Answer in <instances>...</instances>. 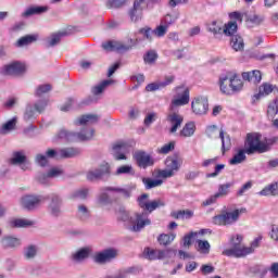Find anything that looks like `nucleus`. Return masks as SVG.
Returning <instances> with one entry per match:
<instances>
[{
	"instance_id": "nucleus-1",
	"label": "nucleus",
	"mask_w": 278,
	"mask_h": 278,
	"mask_svg": "<svg viewBox=\"0 0 278 278\" xmlns=\"http://www.w3.org/2000/svg\"><path fill=\"white\" fill-rule=\"evenodd\" d=\"M134 190V187H101L96 200L97 205L100 206L102 210H108V212H110V210H112V205L121 200V197L118 194H122L124 199H129Z\"/></svg>"
},
{
	"instance_id": "nucleus-2",
	"label": "nucleus",
	"mask_w": 278,
	"mask_h": 278,
	"mask_svg": "<svg viewBox=\"0 0 278 278\" xmlns=\"http://www.w3.org/2000/svg\"><path fill=\"white\" fill-rule=\"evenodd\" d=\"M219 88L223 94H233V92H240L244 87L242 79L238 77V74L233 72H226L219 76Z\"/></svg>"
},
{
	"instance_id": "nucleus-3",
	"label": "nucleus",
	"mask_w": 278,
	"mask_h": 278,
	"mask_svg": "<svg viewBox=\"0 0 278 278\" xmlns=\"http://www.w3.org/2000/svg\"><path fill=\"white\" fill-rule=\"evenodd\" d=\"M242 214H247L245 207L235 208L233 211L223 210L220 214L213 216L212 223L213 225L225 227L236 225V223L240 220V216H242Z\"/></svg>"
},
{
	"instance_id": "nucleus-4",
	"label": "nucleus",
	"mask_w": 278,
	"mask_h": 278,
	"mask_svg": "<svg viewBox=\"0 0 278 278\" xmlns=\"http://www.w3.org/2000/svg\"><path fill=\"white\" fill-rule=\"evenodd\" d=\"M115 213L117 214L118 220L125 223V227L128 231H132L134 233L140 231V213L130 215L123 205L117 206Z\"/></svg>"
},
{
	"instance_id": "nucleus-5",
	"label": "nucleus",
	"mask_w": 278,
	"mask_h": 278,
	"mask_svg": "<svg viewBox=\"0 0 278 278\" xmlns=\"http://www.w3.org/2000/svg\"><path fill=\"white\" fill-rule=\"evenodd\" d=\"M230 249H226L223 252V255L227 257H247L253 253V248H247L242 245V236L237 235L230 239Z\"/></svg>"
},
{
	"instance_id": "nucleus-6",
	"label": "nucleus",
	"mask_w": 278,
	"mask_h": 278,
	"mask_svg": "<svg viewBox=\"0 0 278 278\" xmlns=\"http://www.w3.org/2000/svg\"><path fill=\"white\" fill-rule=\"evenodd\" d=\"M262 135L257 132H250L247 135L244 142V150L247 155H253V153H266L268 146L261 141Z\"/></svg>"
},
{
	"instance_id": "nucleus-7",
	"label": "nucleus",
	"mask_w": 278,
	"mask_h": 278,
	"mask_svg": "<svg viewBox=\"0 0 278 278\" xmlns=\"http://www.w3.org/2000/svg\"><path fill=\"white\" fill-rule=\"evenodd\" d=\"M110 177H112V167L109 163L101 164L86 173L87 181H110Z\"/></svg>"
},
{
	"instance_id": "nucleus-8",
	"label": "nucleus",
	"mask_w": 278,
	"mask_h": 278,
	"mask_svg": "<svg viewBox=\"0 0 278 278\" xmlns=\"http://www.w3.org/2000/svg\"><path fill=\"white\" fill-rule=\"evenodd\" d=\"M48 199L50 201L48 204V212L50 216L53 218H60V216H62V205H64L62 197L56 193H51Z\"/></svg>"
},
{
	"instance_id": "nucleus-9",
	"label": "nucleus",
	"mask_w": 278,
	"mask_h": 278,
	"mask_svg": "<svg viewBox=\"0 0 278 278\" xmlns=\"http://www.w3.org/2000/svg\"><path fill=\"white\" fill-rule=\"evenodd\" d=\"M118 257V250L115 248L104 249L98 252L93 256V262L96 264H110V262H114Z\"/></svg>"
},
{
	"instance_id": "nucleus-10",
	"label": "nucleus",
	"mask_w": 278,
	"mask_h": 278,
	"mask_svg": "<svg viewBox=\"0 0 278 278\" xmlns=\"http://www.w3.org/2000/svg\"><path fill=\"white\" fill-rule=\"evenodd\" d=\"M176 94L172 100V104L176 108L181 105H188L190 103V89L184 86H179L175 88Z\"/></svg>"
},
{
	"instance_id": "nucleus-11",
	"label": "nucleus",
	"mask_w": 278,
	"mask_h": 278,
	"mask_svg": "<svg viewBox=\"0 0 278 278\" xmlns=\"http://www.w3.org/2000/svg\"><path fill=\"white\" fill-rule=\"evenodd\" d=\"M165 166L166 169H162L159 175L160 177H163L164 179H168V177H174L175 173L179 170L181 165L179 164V161L175 156H168L165 160Z\"/></svg>"
},
{
	"instance_id": "nucleus-12",
	"label": "nucleus",
	"mask_w": 278,
	"mask_h": 278,
	"mask_svg": "<svg viewBox=\"0 0 278 278\" xmlns=\"http://www.w3.org/2000/svg\"><path fill=\"white\" fill-rule=\"evenodd\" d=\"M191 109L193 114H197L198 116L207 114V110H210L207 97L199 96L194 98V100L191 102Z\"/></svg>"
},
{
	"instance_id": "nucleus-13",
	"label": "nucleus",
	"mask_w": 278,
	"mask_h": 278,
	"mask_svg": "<svg viewBox=\"0 0 278 278\" xmlns=\"http://www.w3.org/2000/svg\"><path fill=\"white\" fill-rule=\"evenodd\" d=\"M90 137L91 135L86 136L84 135V132L77 134L75 131H68L66 129H61L56 135V138L59 140H65V142H77V140H90Z\"/></svg>"
},
{
	"instance_id": "nucleus-14",
	"label": "nucleus",
	"mask_w": 278,
	"mask_h": 278,
	"mask_svg": "<svg viewBox=\"0 0 278 278\" xmlns=\"http://www.w3.org/2000/svg\"><path fill=\"white\" fill-rule=\"evenodd\" d=\"M27 68L25 67V64L14 61L10 64H7L2 67L1 74L2 75H23Z\"/></svg>"
},
{
	"instance_id": "nucleus-15",
	"label": "nucleus",
	"mask_w": 278,
	"mask_h": 278,
	"mask_svg": "<svg viewBox=\"0 0 278 278\" xmlns=\"http://www.w3.org/2000/svg\"><path fill=\"white\" fill-rule=\"evenodd\" d=\"M23 245L21 238L14 237L12 235H5L0 239V247L4 250H16Z\"/></svg>"
},
{
	"instance_id": "nucleus-16",
	"label": "nucleus",
	"mask_w": 278,
	"mask_h": 278,
	"mask_svg": "<svg viewBox=\"0 0 278 278\" xmlns=\"http://www.w3.org/2000/svg\"><path fill=\"white\" fill-rule=\"evenodd\" d=\"M41 201L42 198L40 195H24L22 198V206L28 211L36 210Z\"/></svg>"
},
{
	"instance_id": "nucleus-17",
	"label": "nucleus",
	"mask_w": 278,
	"mask_h": 278,
	"mask_svg": "<svg viewBox=\"0 0 278 278\" xmlns=\"http://www.w3.org/2000/svg\"><path fill=\"white\" fill-rule=\"evenodd\" d=\"M102 49H104V51H116L117 53H125L131 49V46H126L118 41H106L102 43Z\"/></svg>"
},
{
	"instance_id": "nucleus-18",
	"label": "nucleus",
	"mask_w": 278,
	"mask_h": 278,
	"mask_svg": "<svg viewBox=\"0 0 278 278\" xmlns=\"http://www.w3.org/2000/svg\"><path fill=\"white\" fill-rule=\"evenodd\" d=\"M164 205H166V203L160 199L140 203L141 210H143V212H148V214H152V212L160 210V207H164Z\"/></svg>"
},
{
	"instance_id": "nucleus-19",
	"label": "nucleus",
	"mask_w": 278,
	"mask_h": 278,
	"mask_svg": "<svg viewBox=\"0 0 278 278\" xmlns=\"http://www.w3.org/2000/svg\"><path fill=\"white\" fill-rule=\"evenodd\" d=\"M167 123L172 125L169 134H176L177 129H179L184 123V116L177 113H170L167 115Z\"/></svg>"
},
{
	"instance_id": "nucleus-20",
	"label": "nucleus",
	"mask_w": 278,
	"mask_h": 278,
	"mask_svg": "<svg viewBox=\"0 0 278 278\" xmlns=\"http://www.w3.org/2000/svg\"><path fill=\"white\" fill-rule=\"evenodd\" d=\"M46 12H49V7L45 5H33L25 10V12L22 13L23 18H29V16H36L40 14H45Z\"/></svg>"
},
{
	"instance_id": "nucleus-21",
	"label": "nucleus",
	"mask_w": 278,
	"mask_h": 278,
	"mask_svg": "<svg viewBox=\"0 0 278 278\" xmlns=\"http://www.w3.org/2000/svg\"><path fill=\"white\" fill-rule=\"evenodd\" d=\"M61 160H71L73 157H79L81 155V149L79 148H62L60 149Z\"/></svg>"
},
{
	"instance_id": "nucleus-22",
	"label": "nucleus",
	"mask_w": 278,
	"mask_h": 278,
	"mask_svg": "<svg viewBox=\"0 0 278 278\" xmlns=\"http://www.w3.org/2000/svg\"><path fill=\"white\" fill-rule=\"evenodd\" d=\"M99 123V115L86 114L74 121L75 125H97Z\"/></svg>"
},
{
	"instance_id": "nucleus-23",
	"label": "nucleus",
	"mask_w": 278,
	"mask_h": 278,
	"mask_svg": "<svg viewBox=\"0 0 278 278\" xmlns=\"http://www.w3.org/2000/svg\"><path fill=\"white\" fill-rule=\"evenodd\" d=\"M241 76L244 81H252V84H260L262 81V72L257 70L243 72Z\"/></svg>"
},
{
	"instance_id": "nucleus-24",
	"label": "nucleus",
	"mask_w": 278,
	"mask_h": 278,
	"mask_svg": "<svg viewBox=\"0 0 278 278\" xmlns=\"http://www.w3.org/2000/svg\"><path fill=\"white\" fill-rule=\"evenodd\" d=\"M36 118H38V113L34 109V104L31 103L26 104V108L23 114V119L25 121V123H34Z\"/></svg>"
},
{
	"instance_id": "nucleus-25",
	"label": "nucleus",
	"mask_w": 278,
	"mask_h": 278,
	"mask_svg": "<svg viewBox=\"0 0 278 278\" xmlns=\"http://www.w3.org/2000/svg\"><path fill=\"white\" fill-rule=\"evenodd\" d=\"M66 31H60V33H54L50 35L47 40H46V47L49 49L51 47H58V43L62 41V38L66 36Z\"/></svg>"
},
{
	"instance_id": "nucleus-26",
	"label": "nucleus",
	"mask_w": 278,
	"mask_h": 278,
	"mask_svg": "<svg viewBox=\"0 0 278 278\" xmlns=\"http://www.w3.org/2000/svg\"><path fill=\"white\" fill-rule=\"evenodd\" d=\"M273 90H275V87H273V85L263 84L260 87L258 93L253 96L252 103H255V101H260V99H262V97H268V94H270V92H273Z\"/></svg>"
},
{
	"instance_id": "nucleus-27",
	"label": "nucleus",
	"mask_w": 278,
	"mask_h": 278,
	"mask_svg": "<svg viewBox=\"0 0 278 278\" xmlns=\"http://www.w3.org/2000/svg\"><path fill=\"white\" fill-rule=\"evenodd\" d=\"M157 121V113H148L143 119V127L140 128V134H147V130L151 128L153 123Z\"/></svg>"
},
{
	"instance_id": "nucleus-28",
	"label": "nucleus",
	"mask_w": 278,
	"mask_h": 278,
	"mask_svg": "<svg viewBox=\"0 0 278 278\" xmlns=\"http://www.w3.org/2000/svg\"><path fill=\"white\" fill-rule=\"evenodd\" d=\"M125 144L123 143H116L112 148V155L114 160L121 161V160H127V155H125Z\"/></svg>"
},
{
	"instance_id": "nucleus-29",
	"label": "nucleus",
	"mask_w": 278,
	"mask_h": 278,
	"mask_svg": "<svg viewBox=\"0 0 278 278\" xmlns=\"http://www.w3.org/2000/svg\"><path fill=\"white\" fill-rule=\"evenodd\" d=\"M116 81L114 79H105L101 81L99 85L91 88L92 94L96 97H99V94H103V91L105 88H109V86L114 85Z\"/></svg>"
},
{
	"instance_id": "nucleus-30",
	"label": "nucleus",
	"mask_w": 278,
	"mask_h": 278,
	"mask_svg": "<svg viewBox=\"0 0 278 278\" xmlns=\"http://www.w3.org/2000/svg\"><path fill=\"white\" fill-rule=\"evenodd\" d=\"M155 159L151 156V154L140 151V168H149L151 166H154Z\"/></svg>"
},
{
	"instance_id": "nucleus-31",
	"label": "nucleus",
	"mask_w": 278,
	"mask_h": 278,
	"mask_svg": "<svg viewBox=\"0 0 278 278\" xmlns=\"http://www.w3.org/2000/svg\"><path fill=\"white\" fill-rule=\"evenodd\" d=\"M27 162V155H25V151H15L10 159V164L13 166H18V164H25Z\"/></svg>"
},
{
	"instance_id": "nucleus-32",
	"label": "nucleus",
	"mask_w": 278,
	"mask_h": 278,
	"mask_svg": "<svg viewBox=\"0 0 278 278\" xmlns=\"http://www.w3.org/2000/svg\"><path fill=\"white\" fill-rule=\"evenodd\" d=\"M90 257V249L81 248L80 250L76 251L72 254L73 262L81 263L84 260H88Z\"/></svg>"
},
{
	"instance_id": "nucleus-33",
	"label": "nucleus",
	"mask_w": 278,
	"mask_h": 278,
	"mask_svg": "<svg viewBox=\"0 0 278 278\" xmlns=\"http://www.w3.org/2000/svg\"><path fill=\"white\" fill-rule=\"evenodd\" d=\"M258 194L261 197H278V182L266 186L263 190L258 192Z\"/></svg>"
},
{
	"instance_id": "nucleus-34",
	"label": "nucleus",
	"mask_w": 278,
	"mask_h": 278,
	"mask_svg": "<svg viewBox=\"0 0 278 278\" xmlns=\"http://www.w3.org/2000/svg\"><path fill=\"white\" fill-rule=\"evenodd\" d=\"M23 255L26 260H36L38 256V245L28 244L24 248Z\"/></svg>"
},
{
	"instance_id": "nucleus-35",
	"label": "nucleus",
	"mask_w": 278,
	"mask_h": 278,
	"mask_svg": "<svg viewBox=\"0 0 278 278\" xmlns=\"http://www.w3.org/2000/svg\"><path fill=\"white\" fill-rule=\"evenodd\" d=\"M230 47L233 51H244V39L240 35L232 36Z\"/></svg>"
},
{
	"instance_id": "nucleus-36",
	"label": "nucleus",
	"mask_w": 278,
	"mask_h": 278,
	"mask_svg": "<svg viewBox=\"0 0 278 278\" xmlns=\"http://www.w3.org/2000/svg\"><path fill=\"white\" fill-rule=\"evenodd\" d=\"M237 33H238V22L230 21L224 25L223 34L225 36H230L231 38H233V36H236Z\"/></svg>"
},
{
	"instance_id": "nucleus-37",
	"label": "nucleus",
	"mask_w": 278,
	"mask_h": 278,
	"mask_svg": "<svg viewBox=\"0 0 278 278\" xmlns=\"http://www.w3.org/2000/svg\"><path fill=\"white\" fill-rule=\"evenodd\" d=\"M14 129H16V117L9 119L0 127V135L8 136V134H10V131H14Z\"/></svg>"
},
{
	"instance_id": "nucleus-38",
	"label": "nucleus",
	"mask_w": 278,
	"mask_h": 278,
	"mask_svg": "<svg viewBox=\"0 0 278 278\" xmlns=\"http://www.w3.org/2000/svg\"><path fill=\"white\" fill-rule=\"evenodd\" d=\"M194 131H197V125H194V122H189L180 130V136L182 138H190L194 136Z\"/></svg>"
},
{
	"instance_id": "nucleus-39",
	"label": "nucleus",
	"mask_w": 278,
	"mask_h": 278,
	"mask_svg": "<svg viewBox=\"0 0 278 278\" xmlns=\"http://www.w3.org/2000/svg\"><path fill=\"white\" fill-rule=\"evenodd\" d=\"M139 10H140V0H135L134 7L128 12L131 23H138L140 18Z\"/></svg>"
},
{
	"instance_id": "nucleus-40",
	"label": "nucleus",
	"mask_w": 278,
	"mask_h": 278,
	"mask_svg": "<svg viewBox=\"0 0 278 278\" xmlns=\"http://www.w3.org/2000/svg\"><path fill=\"white\" fill-rule=\"evenodd\" d=\"M175 238H177V235H175L174 232L172 233H161L157 238V242L162 245V247H168V244H172L173 241L175 240Z\"/></svg>"
},
{
	"instance_id": "nucleus-41",
	"label": "nucleus",
	"mask_w": 278,
	"mask_h": 278,
	"mask_svg": "<svg viewBox=\"0 0 278 278\" xmlns=\"http://www.w3.org/2000/svg\"><path fill=\"white\" fill-rule=\"evenodd\" d=\"M219 138L222 140V151H229L231 149V137L229 135H225V130L220 129Z\"/></svg>"
},
{
	"instance_id": "nucleus-42",
	"label": "nucleus",
	"mask_w": 278,
	"mask_h": 278,
	"mask_svg": "<svg viewBox=\"0 0 278 278\" xmlns=\"http://www.w3.org/2000/svg\"><path fill=\"white\" fill-rule=\"evenodd\" d=\"M277 114H278V98L269 102V104L267 105V117L270 121H274Z\"/></svg>"
},
{
	"instance_id": "nucleus-43",
	"label": "nucleus",
	"mask_w": 278,
	"mask_h": 278,
	"mask_svg": "<svg viewBox=\"0 0 278 278\" xmlns=\"http://www.w3.org/2000/svg\"><path fill=\"white\" fill-rule=\"evenodd\" d=\"M36 40H38V35H26L17 40L16 47H27L36 42Z\"/></svg>"
},
{
	"instance_id": "nucleus-44",
	"label": "nucleus",
	"mask_w": 278,
	"mask_h": 278,
	"mask_svg": "<svg viewBox=\"0 0 278 278\" xmlns=\"http://www.w3.org/2000/svg\"><path fill=\"white\" fill-rule=\"evenodd\" d=\"M77 218L83 223L90 219V210H88L87 205L80 204L78 205Z\"/></svg>"
},
{
	"instance_id": "nucleus-45",
	"label": "nucleus",
	"mask_w": 278,
	"mask_h": 278,
	"mask_svg": "<svg viewBox=\"0 0 278 278\" xmlns=\"http://www.w3.org/2000/svg\"><path fill=\"white\" fill-rule=\"evenodd\" d=\"M247 160V150L240 149L238 153H236L232 159L230 160V164L236 166L238 164H242Z\"/></svg>"
},
{
	"instance_id": "nucleus-46",
	"label": "nucleus",
	"mask_w": 278,
	"mask_h": 278,
	"mask_svg": "<svg viewBox=\"0 0 278 278\" xmlns=\"http://www.w3.org/2000/svg\"><path fill=\"white\" fill-rule=\"evenodd\" d=\"M142 184L146 187V190H151L153 188H159V186H162L164 181L162 179H152V178H142Z\"/></svg>"
},
{
	"instance_id": "nucleus-47",
	"label": "nucleus",
	"mask_w": 278,
	"mask_h": 278,
	"mask_svg": "<svg viewBox=\"0 0 278 278\" xmlns=\"http://www.w3.org/2000/svg\"><path fill=\"white\" fill-rule=\"evenodd\" d=\"M178 20L179 12L167 13L161 21V23H163V25H166L167 27H170V25H175V23H177Z\"/></svg>"
},
{
	"instance_id": "nucleus-48",
	"label": "nucleus",
	"mask_w": 278,
	"mask_h": 278,
	"mask_svg": "<svg viewBox=\"0 0 278 278\" xmlns=\"http://www.w3.org/2000/svg\"><path fill=\"white\" fill-rule=\"evenodd\" d=\"M197 244V251L199 253H202L203 255H210V249H212V245H210V241L198 239Z\"/></svg>"
},
{
	"instance_id": "nucleus-49",
	"label": "nucleus",
	"mask_w": 278,
	"mask_h": 278,
	"mask_svg": "<svg viewBox=\"0 0 278 278\" xmlns=\"http://www.w3.org/2000/svg\"><path fill=\"white\" fill-rule=\"evenodd\" d=\"M207 30L216 36L218 34H223L224 25L220 21H213L212 24L207 25Z\"/></svg>"
},
{
	"instance_id": "nucleus-50",
	"label": "nucleus",
	"mask_w": 278,
	"mask_h": 278,
	"mask_svg": "<svg viewBox=\"0 0 278 278\" xmlns=\"http://www.w3.org/2000/svg\"><path fill=\"white\" fill-rule=\"evenodd\" d=\"M35 164H37V166H40L41 168H47V166H49V159L45 153H37L35 155Z\"/></svg>"
},
{
	"instance_id": "nucleus-51",
	"label": "nucleus",
	"mask_w": 278,
	"mask_h": 278,
	"mask_svg": "<svg viewBox=\"0 0 278 278\" xmlns=\"http://www.w3.org/2000/svg\"><path fill=\"white\" fill-rule=\"evenodd\" d=\"M115 175L117 177H121V175H136V170H134V167L131 165H122L117 167L115 170Z\"/></svg>"
},
{
	"instance_id": "nucleus-52",
	"label": "nucleus",
	"mask_w": 278,
	"mask_h": 278,
	"mask_svg": "<svg viewBox=\"0 0 278 278\" xmlns=\"http://www.w3.org/2000/svg\"><path fill=\"white\" fill-rule=\"evenodd\" d=\"M31 225H34V222L28 219L17 218V219L11 220V227H15L16 229L31 227Z\"/></svg>"
},
{
	"instance_id": "nucleus-53",
	"label": "nucleus",
	"mask_w": 278,
	"mask_h": 278,
	"mask_svg": "<svg viewBox=\"0 0 278 278\" xmlns=\"http://www.w3.org/2000/svg\"><path fill=\"white\" fill-rule=\"evenodd\" d=\"M47 105H49V100L47 99L39 100L35 104H33L34 110L35 112H37V114H42V112L47 110Z\"/></svg>"
},
{
	"instance_id": "nucleus-54",
	"label": "nucleus",
	"mask_w": 278,
	"mask_h": 278,
	"mask_svg": "<svg viewBox=\"0 0 278 278\" xmlns=\"http://www.w3.org/2000/svg\"><path fill=\"white\" fill-rule=\"evenodd\" d=\"M157 60V53L155 50H149L144 55H143V62L146 64H155V61Z\"/></svg>"
},
{
	"instance_id": "nucleus-55",
	"label": "nucleus",
	"mask_w": 278,
	"mask_h": 278,
	"mask_svg": "<svg viewBox=\"0 0 278 278\" xmlns=\"http://www.w3.org/2000/svg\"><path fill=\"white\" fill-rule=\"evenodd\" d=\"M51 85L46 84V85H39L36 90H35V97H42L43 94H47L48 92H51Z\"/></svg>"
},
{
	"instance_id": "nucleus-56",
	"label": "nucleus",
	"mask_w": 278,
	"mask_h": 278,
	"mask_svg": "<svg viewBox=\"0 0 278 278\" xmlns=\"http://www.w3.org/2000/svg\"><path fill=\"white\" fill-rule=\"evenodd\" d=\"M89 192L90 190L88 188L77 189L72 193V199H81V200L88 199Z\"/></svg>"
},
{
	"instance_id": "nucleus-57",
	"label": "nucleus",
	"mask_w": 278,
	"mask_h": 278,
	"mask_svg": "<svg viewBox=\"0 0 278 278\" xmlns=\"http://www.w3.org/2000/svg\"><path fill=\"white\" fill-rule=\"evenodd\" d=\"M231 186H233V184L231 182L219 185L218 192L215 193L217 198L220 199V197H227V194H229V188H231Z\"/></svg>"
},
{
	"instance_id": "nucleus-58",
	"label": "nucleus",
	"mask_w": 278,
	"mask_h": 278,
	"mask_svg": "<svg viewBox=\"0 0 278 278\" xmlns=\"http://www.w3.org/2000/svg\"><path fill=\"white\" fill-rule=\"evenodd\" d=\"M127 3V0H108L106 8L118 10Z\"/></svg>"
},
{
	"instance_id": "nucleus-59",
	"label": "nucleus",
	"mask_w": 278,
	"mask_h": 278,
	"mask_svg": "<svg viewBox=\"0 0 278 278\" xmlns=\"http://www.w3.org/2000/svg\"><path fill=\"white\" fill-rule=\"evenodd\" d=\"M36 180L38 181V184H41V186H47L49 185V181L51 180V177L49 176V172L48 173H38L36 176Z\"/></svg>"
},
{
	"instance_id": "nucleus-60",
	"label": "nucleus",
	"mask_w": 278,
	"mask_h": 278,
	"mask_svg": "<svg viewBox=\"0 0 278 278\" xmlns=\"http://www.w3.org/2000/svg\"><path fill=\"white\" fill-rule=\"evenodd\" d=\"M45 153L48 160H62L60 149L49 148Z\"/></svg>"
},
{
	"instance_id": "nucleus-61",
	"label": "nucleus",
	"mask_w": 278,
	"mask_h": 278,
	"mask_svg": "<svg viewBox=\"0 0 278 278\" xmlns=\"http://www.w3.org/2000/svg\"><path fill=\"white\" fill-rule=\"evenodd\" d=\"M223 170H225V164H217L215 166L214 172L206 174L205 177H206V179H214V178L218 177V175H220V173H223Z\"/></svg>"
},
{
	"instance_id": "nucleus-62",
	"label": "nucleus",
	"mask_w": 278,
	"mask_h": 278,
	"mask_svg": "<svg viewBox=\"0 0 278 278\" xmlns=\"http://www.w3.org/2000/svg\"><path fill=\"white\" fill-rule=\"evenodd\" d=\"M168 31V26L166 24L164 25H160L157 26L153 33L154 36H156L157 38H164V36H166V33Z\"/></svg>"
},
{
	"instance_id": "nucleus-63",
	"label": "nucleus",
	"mask_w": 278,
	"mask_h": 278,
	"mask_svg": "<svg viewBox=\"0 0 278 278\" xmlns=\"http://www.w3.org/2000/svg\"><path fill=\"white\" fill-rule=\"evenodd\" d=\"M140 34H142L143 38L146 40H149V42H151V40H153V29H151V27L146 26L143 28L140 29Z\"/></svg>"
},
{
	"instance_id": "nucleus-64",
	"label": "nucleus",
	"mask_w": 278,
	"mask_h": 278,
	"mask_svg": "<svg viewBox=\"0 0 278 278\" xmlns=\"http://www.w3.org/2000/svg\"><path fill=\"white\" fill-rule=\"evenodd\" d=\"M143 257L146 260H157V250H151L149 248H147L144 251H143Z\"/></svg>"
}]
</instances>
